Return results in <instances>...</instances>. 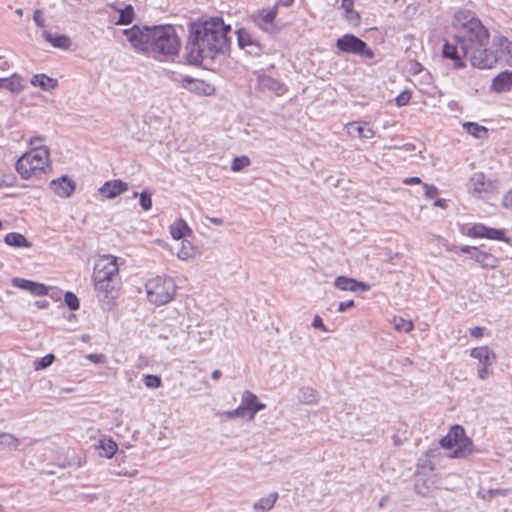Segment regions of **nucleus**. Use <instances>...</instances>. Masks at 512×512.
Segmentation results:
<instances>
[{
    "instance_id": "obj_1",
    "label": "nucleus",
    "mask_w": 512,
    "mask_h": 512,
    "mask_svg": "<svg viewBox=\"0 0 512 512\" xmlns=\"http://www.w3.org/2000/svg\"><path fill=\"white\" fill-rule=\"evenodd\" d=\"M231 26L220 17H211L191 27L186 44V57L190 64L212 62L229 47Z\"/></svg>"
},
{
    "instance_id": "obj_2",
    "label": "nucleus",
    "mask_w": 512,
    "mask_h": 512,
    "mask_svg": "<svg viewBox=\"0 0 512 512\" xmlns=\"http://www.w3.org/2000/svg\"><path fill=\"white\" fill-rule=\"evenodd\" d=\"M453 26L458 30L455 36L460 42V49L473 67L490 69L497 63V56L487 48L489 32L471 11L456 12Z\"/></svg>"
},
{
    "instance_id": "obj_3",
    "label": "nucleus",
    "mask_w": 512,
    "mask_h": 512,
    "mask_svg": "<svg viewBox=\"0 0 512 512\" xmlns=\"http://www.w3.org/2000/svg\"><path fill=\"white\" fill-rule=\"evenodd\" d=\"M122 33L135 50L155 58L175 56L180 49V39L172 25H133Z\"/></svg>"
},
{
    "instance_id": "obj_4",
    "label": "nucleus",
    "mask_w": 512,
    "mask_h": 512,
    "mask_svg": "<svg viewBox=\"0 0 512 512\" xmlns=\"http://www.w3.org/2000/svg\"><path fill=\"white\" fill-rule=\"evenodd\" d=\"M16 171L23 179H29L50 168L49 150L45 146L34 147L24 153L16 162Z\"/></svg>"
},
{
    "instance_id": "obj_5",
    "label": "nucleus",
    "mask_w": 512,
    "mask_h": 512,
    "mask_svg": "<svg viewBox=\"0 0 512 512\" xmlns=\"http://www.w3.org/2000/svg\"><path fill=\"white\" fill-rule=\"evenodd\" d=\"M440 445L446 449L455 448L450 454L451 458H465L474 451L472 440L466 436L465 430L461 425H454L448 433L441 438Z\"/></svg>"
},
{
    "instance_id": "obj_6",
    "label": "nucleus",
    "mask_w": 512,
    "mask_h": 512,
    "mask_svg": "<svg viewBox=\"0 0 512 512\" xmlns=\"http://www.w3.org/2000/svg\"><path fill=\"white\" fill-rule=\"evenodd\" d=\"M148 300L155 305H164L172 300L176 285L172 278L157 276L146 282Z\"/></svg>"
},
{
    "instance_id": "obj_7",
    "label": "nucleus",
    "mask_w": 512,
    "mask_h": 512,
    "mask_svg": "<svg viewBox=\"0 0 512 512\" xmlns=\"http://www.w3.org/2000/svg\"><path fill=\"white\" fill-rule=\"evenodd\" d=\"M336 47L345 53L358 55L363 58L372 59L374 52L370 49L366 42L353 34H345L337 39Z\"/></svg>"
},
{
    "instance_id": "obj_8",
    "label": "nucleus",
    "mask_w": 512,
    "mask_h": 512,
    "mask_svg": "<svg viewBox=\"0 0 512 512\" xmlns=\"http://www.w3.org/2000/svg\"><path fill=\"white\" fill-rule=\"evenodd\" d=\"M118 271V258L112 255H103L95 263L93 278H117Z\"/></svg>"
},
{
    "instance_id": "obj_9",
    "label": "nucleus",
    "mask_w": 512,
    "mask_h": 512,
    "mask_svg": "<svg viewBox=\"0 0 512 512\" xmlns=\"http://www.w3.org/2000/svg\"><path fill=\"white\" fill-rule=\"evenodd\" d=\"M470 191L477 198L485 199L495 193L496 186L493 181L486 179L484 173L477 172L470 178Z\"/></svg>"
},
{
    "instance_id": "obj_10",
    "label": "nucleus",
    "mask_w": 512,
    "mask_h": 512,
    "mask_svg": "<svg viewBox=\"0 0 512 512\" xmlns=\"http://www.w3.org/2000/svg\"><path fill=\"white\" fill-rule=\"evenodd\" d=\"M442 56L445 59L452 60L453 67L456 69H463L466 67V63L464 61V58L466 57L460 49V42L456 36H454L451 41H445L442 48Z\"/></svg>"
},
{
    "instance_id": "obj_11",
    "label": "nucleus",
    "mask_w": 512,
    "mask_h": 512,
    "mask_svg": "<svg viewBox=\"0 0 512 512\" xmlns=\"http://www.w3.org/2000/svg\"><path fill=\"white\" fill-rule=\"evenodd\" d=\"M277 13V5H274L272 8L262 9L253 15V21L262 30L271 32L274 28V20Z\"/></svg>"
},
{
    "instance_id": "obj_12",
    "label": "nucleus",
    "mask_w": 512,
    "mask_h": 512,
    "mask_svg": "<svg viewBox=\"0 0 512 512\" xmlns=\"http://www.w3.org/2000/svg\"><path fill=\"white\" fill-rule=\"evenodd\" d=\"M334 285L337 289L342 291H351V292H358V291H368L370 289V285L357 281L354 278L346 277V276H339L335 279Z\"/></svg>"
},
{
    "instance_id": "obj_13",
    "label": "nucleus",
    "mask_w": 512,
    "mask_h": 512,
    "mask_svg": "<svg viewBox=\"0 0 512 512\" xmlns=\"http://www.w3.org/2000/svg\"><path fill=\"white\" fill-rule=\"evenodd\" d=\"M128 190V184L120 179L107 181L100 188L99 193L105 198L112 199Z\"/></svg>"
},
{
    "instance_id": "obj_14",
    "label": "nucleus",
    "mask_w": 512,
    "mask_h": 512,
    "mask_svg": "<svg viewBox=\"0 0 512 512\" xmlns=\"http://www.w3.org/2000/svg\"><path fill=\"white\" fill-rule=\"evenodd\" d=\"M11 282L14 287L29 291L35 296H44L48 292V289L44 284L33 282L31 280L15 277Z\"/></svg>"
},
{
    "instance_id": "obj_15",
    "label": "nucleus",
    "mask_w": 512,
    "mask_h": 512,
    "mask_svg": "<svg viewBox=\"0 0 512 512\" xmlns=\"http://www.w3.org/2000/svg\"><path fill=\"white\" fill-rule=\"evenodd\" d=\"M241 404L244 407L250 420H252L255 414L265 408V404L258 401L257 396L250 392L245 391L241 398Z\"/></svg>"
},
{
    "instance_id": "obj_16",
    "label": "nucleus",
    "mask_w": 512,
    "mask_h": 512,
    "mask_svg": "<svg viewBox=\"0 0 512 512\" xmlns=\"http://www.w3.org/2000/svg\"><path fill=\"white\" fill-rule=\"evenodd\" d=\"M493 46L497 48L494 54L498 60L504 59L506 62L512 60V41L504 36H495L493 38Z\"/></svg>"
},
{
    "instance_id": "obj_17",
    "label": "nucleus",
    "mask_w": 512,
    "mask_h": 512,
    "mask_svg": "<svg viewBox=\"0 0 512 512\" xmlns=\"http://www.w3.org/2000/svg\"><path fill=\"white\" fill-rule=\"evenodd\" d=\"M50 186L55 194L62 198L69 197L75 190V183L67 176L52 180Z\"/></svg>"
},
{
    "instance_id": "obj_18",
    "label": "nucleus",
    "mask_w": 512,
    "mask_h": 512,
    "mask_svg": "<svg viewBox=\"0 0 512 512\" xmlns=\"http://www.w3.org/2000/svg\"><path fill=\"white\" fill-rule=\"evenodd\" d=\"M258 85L261 90L269 91L276 95H282L286 91L283 83L265 74L258 77Z\"/></svg>"
},
{
    "instance_id": "obj_19",
    "label": "nucleus",
    "mask_w": 512,
    "mask_h": 512,
    "mask_svg": "<svg viewBox=\"0 0 512 512\" xmlns=\"http://www.w3.org/2000/svg\"><path fill=\"white\" fill-rule=\"evenodd\" d=\"M491 90L497 93L512 90V72L503 71L496 77H494L491 85Z\"/></svg>"
},
{
    "instance_id": "obj_20",
    "label": "nucleus",
    "mask_w": 512,
    "mask_h": 512,
    "mask_svg": "<svg viewBox=\"0 0 512 512\" xmlns=\"http://www.w3.org/2000/svg\"><path fill=\"white\" fill-rule=\"evenodd\" d=\"M470 259L479 263L483 268L493 269L498 265V259L495 256L486 251H482L477 247L474 249V251H472V256H470Z\"/></svg>"
},
{
    "instance_id": "obj_21",
    "label": "nucleus",
    "mask_w": 512,
    "mask_h": 512,
    "mask_svg": "<svg viewBox=\"0 0 512 512\" xmlns=\"http://www.w3.org/2000/svg\"><path fill=\"white\" fill-rule=\"evenodd\" d=\"M184 87L191 92L200 94V95H211L214 92V87L203 80L199 79H184Z\"/></svg>"
},
{
    "instance_id": "obj_22",
    "label": "nucleus",
    "mask_w": 512,
    "mask_h": 512,
    "mask_svg": "<svg viewBox=\"0 0 512 512\" xmlns=\"http://www.w3.org/2000/svg\"><path fill=\"white\" fill-rule=\"evenodd\" d=\"M115 283L116 278H94V287L98 296L102 295L105 299L113 297L111 294L115 288Z\"/></svg>"
},
{
    "instance_id": "obj_23",
    "label": "nucleus",
    "mask_w": 512,
    "mask_h": 512,
    "mask_svg": "<svg viewBox=\"0 0 512 512\" xmlns=\"http://www.w3.org/2000/svg\"><path fill=\"white\" fill-rule=\"evenodd\" d=\"M470 356L477 359L480 365H492L496 355L488 346H481L471 349Z\"/></svg>"
},
{
    "instance_id": "obj_24",
    "label": "nucleus",
    "mask_w": 512,
    "mask_h": 512,
    "mask_svg": "<svg viewBox=\"0 0 512 512\" xmlns=\"http://www.w3.org/2000/svg\"><path fill=\"white\" fill-rule=\"evenodd\" d=\"M42 35L55 48L67 50L71 46L70 38L64 34H52L49 31H43Z\"/></svg>"
},
{
    "instance_id": "obj_25",
    "label": "nucleus",
    "mask_w": 512,
    "mask_h": 512,
    "mask_svg": "<svg viewBox=\"0 0 512 512\" xmlns=\"http://www.w3.org/2000/svg\"><path fill=\"white\" fill-rule=\"evenodd\" d=\"M31 85L39 87L43 91H52L58 86L56 79L47 76L46 74H35L31 80Z\"/></svg>"
},
{
    "instance_id": "obj_26",
    "label": "nucleus",
    "mask_w": 512,
    "mask_h": 512,
    "mask_svg": "<svg viewBox=\"0 0 512 512\" xmlns=\"http://www.w3.org/2000/svg\"><path fill=\"white\" fill-rule=\"evenodd\" d=\"M278 499L277 492H271L265 497H262L253 504V509L257 512H268L270 511Z\"/></svg>"
},
{
    "instance_id": "obj_27",
    "label": "nucleus",
    "mask_w": 512,
    "mask_h": 512,
    "mask_svg": "<svg viewBox=\"0 0 512 512\" xmlns=\"http://www.w3.org/2000/svg\"><path fill=\"white\" fill-rule=\"evenodd\" d=\"M170 233L174 239L179 240L191 233V229L184 220L179 219L170 226Z\"/></svg>"
},
{
    "instance_id": "obj_28",
    "label": "nucleus",
    "mask_w": 512,
    "mask_h": 512,
    "mask_svg": "<svg viewBox=\"0 0 512 512\" xmlns=\"http://www.w3.org/2000/svg\"><path fill=\"white\" fill-rule=\"evenodd\" d=\"M97 448L100 456L111 458L116 453L118 447L113 440L103 439L99 441Z\"/></svg>"
},
{
    "instance_id": "obj_29",
    "label": "nucleus",
    "mask_w": 512,
    "mask_h": 512,
    "mask_svg": "<svg viewBox=\"0 0 512 512\" xmlns=\"http://www.w3.org/2000/svg\"><path fill=\"white\" fill-rule=\"evenodd\" d=\"M4 241L7 245L13 246V247H25L29 248L31 247L30 242L20 233L11 232L8 233Z\"/></svg>"
},
{
    "instance_id": "obj_30",
    "label": "nucleus",
    "mask_w": 512,
    "mask_h": 512,
    "mask_svg": "<svg viewBox=\"0 0 512 512\" xmlns=\"http://www.w3.org/2000/svg\"><path fill=\"white\" fill-rule=\"evenodd\" d=\"M4 88L9 90L13 94H17L23 90V79L18 74H13L9 78H4Z\"/></svg>"
},
{
    "instance_id": "obj_31",
    "label": "nucleus",
    "mask_w": 512,
    "mask_h": 512,
    "mask_svg": "<svg viewBox=\"0 0 512 512\" xmlns=\"http://www.w3.org/2000/svg\"><path fill=\"white\" fill-rule=\"evenodd\" d=\"M237 41L241 49L256 47V42L245 29H239L237 31Z\"/></svg>"
},
{
    "instance_id": "obj_32",
    "label": "nucleus",
    "mask_w": 512,
    "mask_h": 512,
    "mask_svg": "<svg viewBox=\"0 0 512 512\" xmlns=\"http://www.w3.org/2000/svg\"><path fill=\"white\" fill-rule=\"evenodd\" d=\"M463 128L475 138L481 139L487 134V128L474 122H465Z\"/></svg>"
},
{
    "instance_id": "obj_33",
    "label": "nucleus",
    "mask_w": 512,
    "mask_h": 512,
    "mask_svg": "<svg viewBox=\"0 0 512 512\" xmlns=\"http://www.w3.org/2000/svg\"><path fill=\"white\" fill-rule=\"evenodd\" d=\"M134 19V8L132 5H127L124 9L119 10V18L116 21L117 25H128Z\"/></svg>"
},
{
    "instance_id": "obj_34",
    "label": "nucleus",
    "mask_w": 512,
    "mask_h": 512,
    "mask_svg": "<svg viewBox=\"0 0 512 512\" xmlns=\"http://www.w3.org/2000/svg\"><path fill=\"white\" fill-rule=\"evenodd\" d=\"M317 392L310 387H303L299 390L297 398L304 404H311L316 401Z\"/></svg>"
},
{
    "instance_id": "obj_35",
    "label": "nucleus",
    "mask_w": 512,
    "mask_h": 512,
    "mask_svg": "<svg viewBox=\"0 0 512 512\" xmlns=\"http://www.w3.org/2000/svg\"><path fill=\"white\" fill-rule=\"evenodd\" d=\"M486 230V225L482 223H475L467 229L466 235L472 238H485Z\"/></svg>"
},
{
    "instance_id": "obj_36",
    "label": "nucleus",
    "mask_w": 512,
    "mask_h": 512,
    "mask_svg": "<svg viewBox=\"0 0 512 512\" xmlns=\"http://www.w3.org/2000/svg\"><path fill=\"white\" fill-rule=\"evenodd\" d=\"M485 238L490 240L509 242V239L505 236L504 229L487 227Z\"/></svg>"
},
{
    "instance_id": "obj_37",
    "label": "nucleus",
    "mask_w": 512,
    "mask_h": 512,
    "mask_svg": "<svg viewBox=\"0 0 512 512\" xmlns=\"http://www.w3.org/2000/svg\"><path fill=\"white\" fill-rule=\"evenodd\" d=\"M508 489H488V490H480L478 492V496L482 497L484 500H490L492 498L498 496H506L508 494Z\"/></svg>"
},
{
    "instance_id": "obj_38",
    "label": "nucleus",
    "mask_w": 512,
    "mask_h": 512,
    "mask_svg": "<svg viewBox=\"0 0 512 512\" xmlns=\"http://www.w3.org/2000/svg\"><path fill=\"white\" fill-rule=\"evenodd\" d=\"M428 482H414L413 490L414 492L422 497H428L432 495L433 488L427 484Z\"/></svg>"
},
{
    "instance_id": "obj_39",
    "label": "nucleus",
    "mask_w": 512,
    "mask_h": 512,
    "mask_svg": "<svg viewBox=\"0 0 512 512\" xmlns=\"http://www.w3.org/2000/svg\"><path fill=\"white\" fill-rule=\"evenodd\" d=\"M394 328L399 332H410L413 329V323L410 320L394 317Z\"/></svg>"
},
{
    "instance_id": "obj_40",
    "label": "nucleus",
    "mask_w": 512,
    "mask_h": 512,
    "mask_svg": "<svg viewBox=\"0 0 512 512\" xmlns=\"http://www.w3.org/2000/svg\"><path fill=\"white\" fill-rule=\"evenodd\" d=\"M0 445L8 448H17L19 441L16 437L9 433L0 434Z\"/></svg>"
},
{
    "instance_id": "obj_41",
    "label": "nucleus",
    "mask_w": 512,
    "mask_h": 512,
    "mask_svg": "<svg viewBox=\"0 0 512 512\" xmlns=\"http://www.w3.org/2000/svg\"><path fill=\"white\" fill-rule=\"evenodd\" d=\"M250 164V160L247 156L235 157L232 161L231 170L233 172H239Z\"/></svg>"
},
{
    "instance_id": "obj_42",
    "label": "nucleus",
    "mask_w": 512,
    "mask_h": 512,
    "mask_svg": "<svg viewBox=\"0 0 512 512\" xmlns=\"http://www.w3.org/2000/svg\"><path fill=\"white\" fill-rule=\"evenodd\" d=\"M137 196H138V193L135 192L133 194V197H137ZM139 198H140V205L143 210L148 211L152 208V199H151V194L149 192L143 191L142 193L139 194Z\"/></svg>"
},
{
    "instance_id": "obj_43",
    "label": "nucleus",
    "mask_w": 512,
    "mask_h": 512,
    "mask_svg": "<svg viewBox=\"0 0 512 512\" xmlns=\"http://www.w3.org/2000/svg\"><path fill=\"white\" fill-rule=\"evenodd\" d=\"M64 300L68 308L72 311L79 309V300L77 296L72 292H66L64 295Z\"/></svg>"
},
{
    "instance_id": "obj_44",
    "label": "nucleus",
    "mask_w": 512,
    "mask_h": 512,
    "mask_svg": "<svg viewBox=\"0 0 512 512\" xmlns=\"http://www.w3.org/2000/svg\"><path fill=\"white\" fill-rule=\"evenodd\" d=\"M54 360L55 356L53 354H47L44 357L40 358L38 361H36L34 367L36 370L45 369L49 367L54 362Z\"/></svg>"
},
{
    "instance_id": "obj_45",
    "label": "nucleus",
    "mask_w": 512,
    "mask_h": 512,
    "mask_svg": "<svg viewBox=\"0 0 512 512\" xmlns=\"http://www.w3.org/2000/svg\"><path fill=\"white\" fill-rule=\"evenodd\" d=\"M143 382L147 388H158L161 385V378L157 375L147 374L144 375Z\"/></svg>"
},
{
    "instance_id": "obj_46",
    "label": "nucleus",
    "mask_w": 512,
    "mask_h": 512,
    "mask_svg": "<svg viewBox=\"0 0 512 512\" xmlns=\"http://www.w3.org/2000/svg\"><path fill=\"white\" fill-rule=\"evenodd\" d=\"M432 470H433V467H432L431 461L428 459H423V460H420V462L418 463L415 474L427 476V471H432Z\"/></svg>"
},
{
    "instance_id": "obj_47",
    "label": "nucleus",
    "mask_w": 512,
    "mask_h": 512,
    "mask_svg": "<svg viewBox=\"0 0 512 512\" xmlns=\"http://www.w3.org/2000/svg\"><path fill=\"white\" fill-rule=\"evenodd\" d=\"M227 418H237V417H246L248 416V414L246 413L244 407L242 406V404H240L236 409L234 410H230V411H225L223 413Z\"/></svg>"
},
{
    "instance_id": "obj_48",
    "label": "nucleus",
    "mask_w": 512,
    "mask_h": 512,
    "mask_svg": "<svg viewBox=\"0 0 512 512\" xmlns=\"http://www.w3.org/2000/svg\"><path fill=\"white\" fill-rule=\"evenodd\" d=\"M347 133L353 137H360L362 131V125L357 122L349 123L346 125Z\"/></svg>"
},
{
    "instance_id": "obj_49",
    "label": "nucleus",
    "mask_w": 512,
    "mask_h": 512,
    "mask_svg": "<svg viewBox=\"0 0 512 512\" xmlns=\"http://www.w3.org/2000/svg\"><path fill=\"white\" fill-rule=\"evenodd\" d=\"M345 17H346L347 21L354 26L359 25L360 20H361L360 14L357 11H355L354 9H352L351 11H348V13L345 14Z\"/></svg>"
},
{
    "instance_id": "obj_50",
    "label": "nucleus",
    "mask_w": 512,
    "mask_h": 512,
    "mask_svg": "<svg viewBox=\"0 0 512 512\" xmlns=\"http://www.w3.org/2000/svg\"><path fill=\"white\" fill-rule=\"evenodd\" d=\"M411 93L409 91H403L396 97V104L399 107L405 106L409 103Z\"/></svg>"
},
{
    "instance_id": "obj_51",
    "label": "nucleus",
    "mask_w": 512,
    "mask_h": 512,
    "mask_svg": "<svg viewBox=\"0 0 512 512\" xmlns=\"http://www.w3.org/2000/svg\"><path fill=\"white\" fill-rule=\"evenodd\" d=\"M423 188H424V195L429 199H432L438 195V189L433 185H429V184L425 183V184H423Z\"/></svg>"
},
{
    "instance_id": "obj_52",
    "label": "nucleus",
    "mask_w": 512,
    "mask_h": 512,
    "mask_svg": "<svg viewBox=\"0 0 512 512\" xmlns=\"http://www.w3.org/2000/svg\"><path fill=\"white\" fill-rule=\"evenodd\" d=\"M43 13L41 10L37 9L35 12H34V15H33V20L35 22V24L38 26V27H44L45 26V23H44V18H43Z\"/></svg>"
},
{
    "instance_id": "obj_53",
    "label": "nucleus",
    "mask_w": 512,
    "mask_h": 512,
    "mask_svg": "<svg viewBox=\"0 0 512 512\" xmlns=\"http://www.w3.org/2000/svg\"><path fill=\"white\" fill-rule=\"evenodd\" d=\"M86 358L95 364H102L106 360V357L103 354H89Z\"/></svg>"
},
{
    "instance_id": "obj_54",
    "label": "nucleus",
    "mask_w": 512,
    "mask_h": 512,
    "mask_svg": "<svg viewBox=\"0 0 512 512\" xmlns=\"http://www.w3.org/2000/svg\"><path fill=\"white\" fill-rule=\"evenodd\" d=\"M502 205L505 208H511L512 207V190H508L503 198H502Z\"/></svg>"
},
{
    "instance_id": "obj_55",
    "label": "nucleus",
    "mask_w": 512,
    "mask_h": 512,
    "mask_svg": "<svg viewBox=\"0 0 512 512\" xmlns=\"http://www.w3.org/2000/svg\"><path fill=\"white\" fill-rule=\"evenodd\" d=\"M374 135H375V132L372 128L367 127V126H362L360 138L370 139V138L374 137Z\"/></svg>"
},
{
    "instance_id": "obj_56",
    "label": "nucleus",
    "mask_w": 512,
    "mask_h": 512,
    "mask_svg": "<svg viewBox=\"0 0 512 512\" xmlns=\"http://www.w3.org/2000/svg\"><path fill=\"white\" fill-rule=\"evenodd\" d=\"M354 306H355V302L353 300L340 302L337 310H338V312H345L346 310H348L349 308H352Z\"/></svg>"
},
{
    "instance_id": "obj_57",
    "label": "nucleus",
    "mask_w": 512,
    "mask_h": 512,
    "mask_svg": "<svg viewBox=\"0 0 512 512\" xmlns=\"http://www.w3.org/2000/svg\"><path fill=\"white\" fill-rule=\"evenodd\" d=\"M178 257L180 259H188L191 257V251L190 248L186 247V245L183 243L181 250L178 252Z\"/></svg>"
},
{
    "instance_id": "obj_58",
    "label": "nucleus",
    "mask_w": 512,
    "mask_h": 512,
    "mask_svg": "<svg viewBox=\"0 0 512 512\" xmlns=\"http://www.w3.org/2000/svg\"><path fill=\"white\" fill-rule=\"evenodd\" d=\"M490 365H481V367L478 369V378L481 380H485L488 376L489 370L488 367Z\"/></svg>"
},
{
    "instance_id": "obj_59",
    "label": "nucleus",
    "mask_w": 512,
    "mask_h": 512,
    "mask_svg": "<svg viewBox=\"0 0 512 512\" xmlns=\"http://www.w3.org/2000/svg\"><path fill=\"white\" fill-rule=\"evenodd\" d=\"M470 335L474 338H480L483 336V328L479 326H475L470 329Z\"/></svg>"
},
{
    "instance_id": "obj_60",
    "label": "nucleus",
    "mask_w": 512,
    "mask_h": 512,
    "mask_svg": "<svg viewBox=\"0 0 512 512\" xmlns=\"http://www.w3.org/2000/svg\"><path fill=\"white\" fill-rule=\"evenodd\" d=\"M354 6V0H342L341 7L345 11V14L348 13V11H351Z\"/></svg>"
},
{
    "instance_id": "obj_61",
    "label": "nucleus",
    "mask_w": 512,
    "mask_h": 512,
    "mask_svg": "<svg viewBox=\"0 0 512 512\" xmlns=\"http://www.w3.org/2000/svg\"><path fill=\"white\" fill-rule=\"evenodd\" d=\"M294 0H278L275 5L278 7H290Z\"/></svg>"
},
{
    "instance_id": "obj_62",
    "label": "nucleus",
    "mask_w": 512,
    "mask_h": 512,
    "mask_svg": "<svg viewBox=\"0 0 512 512\" xmlns=\"http://www.w3.org/2000/svg\"><path fill=\"white\" fill-rule=\"evenodd\" d=\"M404 183L408 185L419 184L421 183V179L419 177H409L404 180Z\"/></svg>"
},
{
    "instance_id": "obj_63",
    "label": "nucleus",
    "mask_w": 512,
    "mask_h": 512,
    "mask_svg": "<svg viewBox=\"0 0 512 512\" xmlns=\"http://www.w3.org/2000/svg\"><path fill=\"white\" fill-rule=\"evenodd\" d=\"M476 247H472V246H462L460 247V252L461 253H467L469 254V257L472 256V251H474Z\"/></svg>"
},
{
    "instance_id": "obj_64",
    "label": "nucleus",
    "mask_w": 512,
    "mask_h": 512,
    "mask_svg": "<svg viewBox=\"0 0 512 512\" xmlns=\"http://www.w3.org/2000/svg\"><path fill=\"white\" fill-rule=\"evenodd\" d=\"M207 220L214 225H222L223 219L217 217H207Z\"/></svg>"
}]
</instances>
